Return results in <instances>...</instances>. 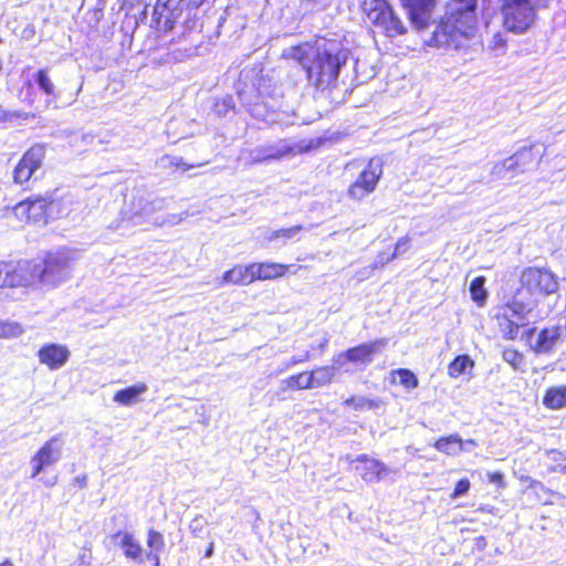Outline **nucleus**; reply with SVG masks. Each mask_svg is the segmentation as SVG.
Listing matches in <instances>:
<instances>
[{"label":"nucleus","mask_w":566,"mask_h":566,"mask_svg":"<svg viewBox=\"0 0 566 566\" xmlns=\"http://www.w3.org/2000/svg\"><path fill=\"white\" fill-rule=\"evenodd\" d=\"M503 359L516 369L522 364L523 356L515 349H505Z\"/></svg>","instance_id":"nucleus-41"},{"label":"nucleus","mask_w":566,"mask_h":566,"mask_svg":"<svg viewBox=\"0 0 566 566\" xmlns=\"http://www.w3.org/2000/svg\"><path fill=\"white\" fill-rule=\"evenodd\" d=\"M560 337L559 327H549L542 329L535 340L531 344L532 348L539 354L549 353Z\"/></svg>","instance_id":"nucleus-21"},{"label":"nucleus","mask_w":566,"mask_h":566,"mask_svg":"<svg viewBox=\"0 0 566 566\" xmlns=\"http://www.w3.org/2000/svg\"><path fill=\"white\" fill-rule=\"evenodd\" d=\"M347 56L348 51L338 39L323 36L286 48L282 52V57L302 65L308 82L318 90H325L337 80Z\"/></svg>","instance_id":"nucleus-1"},{"label":"nucleus","mask_w":566,"mask_h":566,"mask_svg":"<svg viewBox=\"0 0 566 566\" xmlns=\"http://www.w3.org/2000/svg\"><path fill=\"white\" fill-rule=\"evenodd\" d=\"M463 443H464V449H463L464 452H469L478 446V443L473 439L463 440Z\"/></svg>","instance_id":"nucleus-49"},{"label":"nucleus","mask_w":566,"mask_h":566,"mask_svg":"<svg viewBox=\"0 0 566 566\" xmlns=\"http://www.w3.org/2000/svg\"><path fill=\"white\" fill-rule=\"evenodd\" d=\"M45 157V148L41 144L33 145L19 160L13 170L15 184L23 185L40 169Z\"/></svg>","instance_id":"nucleus-13"},{"label":"nucleus","mask_w":566,"mask_h":566,"mask_svg":"<svg viewBox=\"0 0 566 566\" xmlns=\"http://www.w3.org/2000/svg\"><path fill=\"white\" fill-rule=\"evenodd\" d=\"M514 160L511 157L493 166L491 175L493 180H510L517 174Z\"/></svg>","instance_id":"nucleus-27"},{"label":"nucleus","mask_w":566,"mask_h":566,"mask_svg":"<svg viewBox=\"0 0 566 566\" xmlns=\"http://www.w3.org/2000/svg\"><path fill=\"white\" fill-rule=\"evenodd\" d=\"M163 208V199L146 200L139 198L134 200L129 207L122 211V218L119 222L114 226V229L122 231L124 234L133 228H142L146 230L153 226L158 227L166 223L177 224L182 220V217L177 214H158Z\"/></svg>","instance_id":"nucleus-3"},{"label":"nucleus","mask_w":566,"mask_h":566,"mask_svg":"<svg viewBox=\"0 0 566 566\" xmlns=\"http://www.w3.org/2000/svg\"><path fill=\"white\" fill-rule=\"evenodd\" d=\"M408 249H409V238L402 237L397 241V243L395 245V251L392 253H396V256H397L398 254L405 253Z\"/></svg>","instance_id":"nucleus-44"},{"label":"nucleus","mask_w":566,"mask_h":566,"mask_svg":"<svg viewBox=\"0 0 566 566\" xmlns=\"http://www.w3.org/2000/svg\"><path fill=\"white\" fill-rule=\"evenodd\" d=\"M2 113H3V116H2V117H3L4 119L11 118V116H13V114H10L9 112H4V111H3Z\"/></svg>","instance_id":"nucleus-57"},{"label":"nucleus","mask_w":566,"mask_h":566,"mask_svg":"<svg viewBox=\"0 0 566 566\" xmlns=\"http://www.w3.org/2000/svg\"><path fill=\"white\" fill-rule=\"evenodd\" d=\"M475 9L476 0H453L424 43L446 50L465 46L476 32Z\"/></svg>","instance_id":"nucleus-2"},{"label":"nucleus","mask_w":566,"mask_h":566,"mask_svg":"<svg viewBox=\"0 0 566 566\" xmlns=\"http://www.w3.org/2000/svg\"><path fill=\"white\" fill-rule=\"evenodd\" d=\"M344 405L347 406V407H353L354 409L356 410H361V409H370L373 408V402L370 400H368L367 398L365 397H352V398H348L344 401Z\"/></svg>","instance_id":"nucleus-40"},{"label":"nucleus","mask_w":566,"mask_h":566,"mask_svg":"<svg viewBox=\"0 0 566 566\" xmlns=\"http://www.w3.org/2000/svg\"><path fill=\"white\" fill-rule=\"evenodd\" d=\"M526 491L532 492L538 501L543 504H551L549 495L552 494L551 490L547 489L542 482L530 480V484Z\"/></svg>","instance_id":"nucleus-34"},{"label":"nucleus","mask_w":566,"mask_h":566,"mask_svg":"<svg viewBox=\"0 0 566 566\" xmlns=\"http://www.w3.org/2000/svg\"><path fill=\"white\" fill-rule=\"evenodd\" d=\"M293 151V147L286 140H277L256 146L252 149H244L240 153L238 160L245 167L256 165L263 161L281 159Z\"/></svg>","instance_id":"nucleus-8"},{"label":"nucleus","mask_w":566,"mask_h":566,"mask_svg":"<svg viewBox=\"0 0 566 566\" xmlns=\"http://www.w3.org/2000/svg\"><path fill=\"white\" fill-rule=\"evenodd\" d=\"M543 405L551 410L566 407V386L549 387L543 398Z\"/></svg>","instance_id":"nucleus-25"},{"label":"nucleus","mask_w":566,"mask_h":566,"mask_svg":"<svg viewBox=\"0 0 566 566\" xmlns=\"http://www.w3.org/2000/svg\"><path fill=\"white\" fill-rule=\"evenodd\" d=\"M386 338L376 339L370 343L360 344L352 347L334 357V364L337 367H344L346 363L367 366L374 359V356L380 354L387 346Z\"/></svg>","instance_id":"nucleus-9"},{"label":"nucleus","mask_w":566,"mask_h":566,"mask_svg":"<svg viewBox=\"0 0 566 566\" xmlns=\"http://www.w3.org/2000/svg\"><path fill=\"white\" fill-rule=\"evenodd\" d=\"M75 482L80 485V488H84L86 485V475L77 476Z\"/></svg>","instance_id":"nucleus-52"},{"label":"nucleus","mask_w":566,"mask_h":566,"mask_svg":"<svg viewBox=\"0 0 566 566\" xmlns=\"http://www.w3.org/2000/svg\"><path fill=\"white\" fill-rule=\"evenodd\" d=\"M6 273V262H0V287H4L3 276Z\"/></svg>","instance_id":"nucleus-51"},{"label":"nucleus","mask_w":566,"mask_h":566,"mask_svg":"<svg viewBox=\"0 0 566 566\" xmlns=\"http://www.w3.org/2000/svg\"><path fill=\"white\" fill-rule=\"evenodd\" d=\"M302 230V227L301 226H294V227H291V228H286V229H280V230H276V231H273L271 233V235L269 237V240L273 241V240H276L279 238H283V239H292L294 238L300 231Z\"/></svg>","instance_id":"nucleus-39"},{"label":"nucleus","mask_w":566,"mask_h":566,"mask_svg":"<svg viewBox=\"0 0 566 566\" xmlns=\"http://www.w3.org/2000/svg\"><path fill=\"white\" fill-rule=\"evenodd\" d=\"M534 333H535V329H531V331H530V335H528V336H530V339H531V340H532V337H533Z\"/></svg>","instance_id":"nucleus-60"},{"label":"nucleus","mask_w":566,"mask_h":566,"mask_svg":"<svg viewBox=\"0 0 566 566\" xmlns=\"http://www.w3.org/2000/svg\"><path fill=\"white\" fill-rule=\"evenodd\" d=\"M553 471H558L563 474L566 475V465H562V467H558V468H553Z\"/></svg>","instance_id":"nucleus-55"},{"label":"nucleus","mask_w":566,"mask_h":566,"mask_svg":"<svg viewBox=\"0 0 566 566\" xmlns=\"http://www.w3.org/2000/svg\"><path fill=\"white\" fill-rule=\"evenodd\" d=\"M55 483H56V478H53V479L44 482V484L48 486H53Z\"/></svg>","instance_id":"nucleus-56"},{"label":"nucleus","mask_w":566,"mask_h":566,"mask_svg":"<svg viewBox=\"0 0 566 566\" xmlns=\"http://www.w3.org/2000/svg\"><path fill=\"white\" fill-rule=\"evenodd\" d=\"M546 454L549 459L554 460V461H558V460H566V453H563V452H559L557 450H547L546 451Z\"/></svg>","instance_id":"nucleus-47"},{"label":"nucleus","mask_w":566,"mask_h":566,"mask_svg":"<svg viewBox=\"0 0 566 566\" xmlns=\"http://www.w3.org/2000/svg\"><path fill=\"white\" fill-rule=\"evenodd\" d=\"M485 277L478 276L470 284V295L473 302L478 304V306H484L488 298V291L485 290Z\"/></svg>","instance_id":"nucleus-31"},{"label":"nucleus","mask_w":566,"mask_h":566,"mask_svg":"<svg viewBox=\"0 0 566 566\" xmlns=\"http://www.w3.org/2000/svg\"><path fill=\"white\" fill-rule=\"evenodd\" d=\"M400 2L416 29L423 30L428 27L436 0H400Z\"/></svg>","instance_id":"nucleus-16"},{"label":"nucleus","mask_w":566,"mask_h":566,"mask_svg":"<svg viewBox=\"0 0 566 566\" xmlns=\"http://www.w3.org/2000/svg\"><path fill=\"white\" fill-rule=\"evenodd\" d=\"M489 481L499 486H504V475L501 472L489 473Z\"/></svg>","instance_id":"nucleus-46"},{"label":"nucleus","mask_w":566,"mask_h":566,"mask_svg":"<svg viewBox=\"0 0 566 566\" xmlns=\"http://www.w3.org/2000/svg\"><path fill=\"white\" fill-rule=\"evenodd\" d=\"M24 332L23 327L15 322H0V337H18Z\"/></svg>","instance_id":"nucleus-36"},{"label":"nucleus","mask_w":566,"mask_h":566,"mask_svg":"<svg viewBox=\"0 0 566 566\" xmlns=\"http://www.w3.org/2000/svg\"><path fill=\"white\" fill-rule=\"evenodd\" d=\"M80 91H81V87L77 90L76 94L72 97V99L70 101V104H71V103H73V102H75L76 96H77V94H78V92H80Z\"/></svg>","instance_id":"nucleus-59"},{"label":"nucleus","mask_w":566,"mask_h":566,"mask_svg":"<svg viewBox=\"0 0 566 566\" xmlns=\"http://www.w3.org/2000/svg\"><path fill=\"white\" fill-rule=\"evenodd\" d=\"M469 489H470V481L468 479H461L457 482L451 496L453 499L462 496L469 491Z\"/></svg>","instance_id":"nucleus-42"},{"label":"nucleus","mask_w":566,"mask_h":566,"mask_svg":"<svg viewBox=\"0 0 566 566\" xmlns=\"http://www.w3.org/2000/svg\"><path fill=\"white\" fill-rule=\"evenodd\" d=\"M75 259L67 251L52 252L39 263L41 286L53 289L71 277Z\"/></svg>","instance_id":"nucleus-5"},{"label":"nucleus","mask_w":566,"mask_h":566,"mask_svg":"<svg viewBox=\"0 0 566 566\" xmlns=\"http://www.w3.org/2000/svg\"><path fill=\"white\" fill-rule=\"evenodd\" d=\"M76 566H90V560L87 559V556L85 553H83L78 556Z\"/></svg>","instance_id":"nucleus-50"},{"label":"nucleus","mask_w":566,"mask_h":566,"mask_svg":"<svg viewBox=\"0 0 566 566\" xmlns=\"http://www.w3.org/2000/svg\"><path fill=\"white\" fill-rule=\"evenodd\" d=\"M433 447L447 455H458L463 452L464 443L459 434H450L438 439Z\"/></svg>","instance_id":"nucleus-24"},{"label":"nucleus","mask_w":566,"mask_h":566,"mask_svg":"<svg viewBox=\"0 0 566 566\" xmlns=\"http://www.w3.org/2000/svg\"><path fill=\"white\" fill-rule=\"evenodd\" d=\"M159 165L165 168H177L184 171L195 167L193 165H187L181 157L165 155L159 159Z\"/></svg>","instance_id":"nucleus-38"},{"label":"nucleus","mask_w":566,"mask_h":566,"mask_svg":"<svg viewBox=\"0 0 566 566\" xmlns=\"http://www.w3.org/2000/svg\"><path fill=\"white\" fill-rule=\"evenodd\" d=\"M253 282L251 264L247 266H235L223 273V284L247 285Z\"/></svg>","instance_id":"nucleus-22"},{"label":"nucleus","mask_w":566,"mask_h":566,"mask_svg":"<svg viewBox=\"0 0 566 566\" xmlns=\"http://www.w3.org/2000/svg\"><path fill=\"white\" fill-rule=\"evenodd\" d=\"M474 366L473 360L468 355L457 356L448 366V374L452 378H458L464 375L469 369Z\"/></svg>","instance_id":"nucleus-29"},{"label":"nucleus","mask_w":566,"mask_h":566,"mask_svg":"<svg viewBox=\"0 0 566 566\" xmlns=\"http://www.w3.org/2000/svg\"><path fill=\"white\" fill-rule=\"evenodd\" d=\"M356 461L360 463L356 467V470L359 472L361 479L368 483L380 481L388 471L387 467L382 462L376 459H370L365 454L359 455Z\"/></svg>","instance_id":"nucleus-18"},{"label":"nucleus","mask_w":566,"mask_h":566,"mask_svg":"<svg viewBox=\"0 0 566 566\" xmlns=\"http://www.w3.org/2000/svg\"><path fill=\"white\" fill-rule=\"evenodd\" d=\"M71 353L65 345L45 344L38 352L39 361L51 370L62 368L69 360Z\"/></svg>","instance_id":"nucleus-17"},{"label":"nucleus","mask_w":566,"mask_h":566,"mask_svg":"<svg viewBox=\"0 0 566 566\" xmlns=\"http://www.w3.org/2000/svg\"><path fill=\"white\" fill-rule=\"evenodd\" d=\"M285 364H286V361H283V363L280 365L279 369L276 370V374H282V373H284V371H286V370H289V369H290V368H285Z\"/></svg>","instance_id":"nucleus-54"},{"label":"nucleus","mask_w":566,"mask_h":566,"mask_svg":"<svg viewBox=\"0 0 566 566\" xmlns=\"http://www.w3.org/2000/svg\"><path fill=\"white\" fill-rule=\"evenodd\" d=\"M552 0H502L504 28L513 33L526 32L535 22L537 11L547 8Z\"/></svg>","instance_id":"nucleus-4"},{"label":"nucleus","mask_w":566,"mask_h":566,"mask_svg":"<svg viewBox=\"0 0 566 566\" xmlns=\"http://www.w3.org/2000/svg\"><path fill=\"white\" fill-rule=\"evenodd\" d=\"M111 542L114 546L122 549L124 557L133 563L143 564L145 562L146 551L136 536L128 531H117L111 535Z\"/></svg>","instance_id":"nucleus-14"},{"label":"nucleus","mask_w":566,"mask_h":566,"mask_svg":"<svg viewBox=\"0 0 566 566\" xmlns=\"http://www.w3.org/2000/svg\"><path fill=\"white\" fill-rule=\"evenodd\" d=\"M3 284L4 287L41 286L39 263L30 260H22L17 263L6 262Z\"/></svg>","instance_id":"nucleus-7"},{"label":"nucleus","mask_w":566,"mask_h":566,"mask_svg":"<svg viewBox=\"0 0 566 566\" xmlns=\"http://www.w3.org/2000/svg\"><path fill=\"white\" fill-rule=\"evenodd\" d=\"M148 386L145 382H137L130 387L115 392L113 400L118 405L130 407L142 401V396L146 394Z\"/></svg>","instance_id":"nucleus-19"},{"label":"nucleus","mask_w":566,"mask_h":566,"mask_svg":"<svg viewBox=\"0 0 566 566\" xmlns=\"http://www.w3.org/2000/svg\"><path fill=\"white\" fill-rule=\"evenodd\" d=\"M289 266L274 263V262H263V263H252L251 272L253 274V281L255 280H273L276 277H281L285 274Z\"/></svg>","instance_id":"nucleus-20"},{"label":"nucleus","mask_w":566,"mask_h":566,"mask_svg":"<svg viewBox=\"0 0 566 566\" xmlns=\"http://www.w3.org/2000/svg\"><path fill=\"white\" fill-rule=\"evenodd\" d=\"M363 11L370 23L379 27L388 36L403 34L406 28L386 0H364Z\"/></svg>","instance_id":"nucleus-6"},{"label":"nucleus","mask_w":566,"mask_h":566,"mask_svg":"<svg viewBox=\"0 0 566 566\" xmlns=\"http://www.w3.org/2000/svg\"><path fill=\"white\" fill-rule=\"evenodd\" d=\"M33 78L35 83L38 84L39 88L48 95L50 98L46 99V104L49 105L52 99L56 98L55 94V87L51 78L49 77L45 70H39L34 75Z\"/></svg>","instance_id":"nucleus-30"},{"label":"nucleus","mask_w":566,"mask_h":566,"mask_svg":"<svg viewBox=\"0 0 566 566\" xmlns=\"http://www.w3.org/2000/svg\"><path fill=\"white\" fill-rule=\"evenodd\" d=\"M63 440L60 436L50 438L30 459L31 478L56 464L62 458Z\"/></svg>","instance_id":"nucleus-11"},{"label":"nucleus","mask_w":566,"mask_h":566,"mask_svg":"<svg viewBox=\"0 0 566 566\" xmlns=\"http://www.w3.org/2000/svg\"><path fill=\"white\" fill-rule=\"evenodd\" d=\"M338 368L339 367L334 364L333 366L318 367L312 371H307L311 387L318 388L331 384Z\"/></svg>","instance_id":"nucleus-26"},{"label":"nucleus","mask_w":566,"mask_h":566,"mask_svg":"<svg viewBox=\"0 0 566 566\" xmlns=\"http://www.w3.org/2000/svg\"><path fill=\"white\" fill-rule=\"evenodd\" d=\"M0 566H13V564L10 560H4Z\"/></svg>","instance_id":"nucleus-58"},{"label":"nucleus","mask_w":566,"mask_h":566,"mask_svg":"<svg viewBox=\"0 0 566 566\" xmlns=\"http://www.w3.org/2000/svg\"><path fill=\"white\" fill-rule=\"evenodd\" d=\"M51 203L52 199L50 197L29 198L14 207V213L28 221L39 222L45 219Z\"/></svg>","instance_id":"nucleus-15"},{"label":"nucleus","mask_w":566,"mask_h":566,"mask_svg":"<svg viewBox=\"0 0 566 566\" xmlns=\"http://www.w3.org/2000/svg\"><path fill=\"white\" fill-rule=\"evenodd\" d=\"M395 374L398 376L400 385L407 389H415L418 387V378L411 370L400 368L397 369Z\"/></svg>","instance_id":"nucleus-37"},{"label":"nucleus","mask_w":566,"mask_h":566,"mask_svg":"<svg viewBox=\"0 0 566 566\" xmlns=\"http://www.w3.org/2000/svg\"><path fill=\"white\" fill-rule=\"evenodd\" d=\"M212 554H213V543H210V544H209V546H208V548H207V551H206L205 556H206V557H211V556H212Z\"/></svg>","instance_id":"nucleus-53"},{"label":"nucleus","mask_w":566,"mask_h":566,"mask_svg":"<svg viewBox=\"0 0 566 566\" xmlns=\"http://www.w3.org/2000/svg\"><path fill=\"white\" fill-rule=\"evenodd\" d=\"M511 158L514 160L518 172L525 171L535 161L533 148H523L511 156Z\"/></svg>","instance_id":"nucleus-33"},{"label":"nucleus","mask_w":566,"mask_h":566,"mask_svg":"<svg viewBox=\"0 0 566 566\" xmlns=\"http://www.w3.org/2000/svg\"><path fill=\"white\" fill-rule=\"evenodd\" d=\"M521 282L523 287L532 294L548 295L558 290L556 276L545 269L528 268L524 270Z\"/></svg>","instance_id":"nucleus-12"},{"label":"nucleus","mask_w":566,"mask_h":566,"mask_svg":"<svg viewBox=\"0 0 566 566\" xmlns=\"http://www.w3.org/2000/svg\"><path fill=\"white\" fill-rule=\"evenodd\" d=\"M497 321L499 329L502 336L506 339H515L520 333V325L513 317H511L502 308L495 315Z\"/></svg>","instance_id":"nucleus-23"},{"label":"nucleus","mask_w":566,"mask_h":566,"mask_svg":"<svg viewBox=\"0 0 566 566\" xmlns=\"http://www.w3.org/2000/svg\"><path fill=\"white\" fill-rule=\"evenodd\" d=\"M382 175V161L379 158H371L355 182L348 188V196L360 200L371 193Z\"/></svg>","instance_id":"nucleus-10"},{"label":"nucleus","mask_w":566,"mask_h":566,"mask_svg":"<svg viewBox=\"0 0 566 566\" xmlns=\"http://www.w3.org/2000/svg\"><path fill=\"white\" fill-rule=\"evenodd\" d=\"M501 308L516 322H518L522 326L526 324L527 315L531 312V308L527 305L516 301L512 302L511 304H506Z\"/></svg>","instance_id":"nucleus-32"},{"label":"nucleus","mask_w":566,"mask_h":566,"mask_svg":"<svg viewBox=\"0 0 566 566\" xmlns=\"http://www.w3.org/2000/svg\"><path fill=\"white\" fill-rule=\"evenodd\" d=\"M310 359V353L306 352L300 356H293L290 360L286 361L285 368H292L293 366L304 363Z\"/></svg>","instance_id":"nucleus-45"},{"label":"nucleus","mask_w":566,"mask_h":566,"mask_svg":"<svg viewBox=\"0 0 566 566\" xmlns=\"http://www.w3.org/2000/svg\"><path fill=\"white\" fill-rule=\"evenodd\" d=\"M311 382L308 379L307 371L300 373L297 375L290 376L280 382V389L282 391L286 390H303L311 389Z\"/></svg>","instance_id":"nucleus-28"},{"label":"nucleus","mask_w":566,"mask_h":566,"mask_svg":"<svg viewBox=\"0 0 566 566\" xmlns=\"http://www.w3.org/2000/svg\"><path fill=\"white\" fill-rule=\"evenodd\" d=\"M148 560H151L154 566L160 565V553H145Z\"/></svg>","instance_id":"nucleus-48"},{"label":"nucleus","mask_w":566,"mask_h":566,"mask_svg":"<svg viewBox=\"0 0 566 566\" xmlns=\"http://www.w3.org/2000/svg\"><path fill=\"white\" fill-rule=\"evenodd\" d=\"M147 547L149 551L147 553H161L165 547V538L161 533L155 530H149L147 532Z\"/></svg>","instance_id":"nucleus-35"},{"label":"nucleus","mask_w":566,"mask_h":566,"mask_svg":"<svg viewBox=\"0 0 566 566\" xmlns=\"http://www.w3.org/2000/svg\"><path fill=\"white\" fill-rule=\"evenodd\" d=\"M395 258H396V253L388 254L386 252H381L376 256L373 268L374 269L381 268L385 264H387L388 262H390L391 260H394Z\"/></svg>","instance_id":"nucleus-43"}]
</instances>
